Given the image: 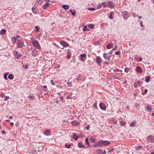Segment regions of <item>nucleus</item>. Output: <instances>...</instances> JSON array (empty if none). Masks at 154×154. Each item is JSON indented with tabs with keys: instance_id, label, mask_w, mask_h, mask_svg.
I'll list each match as a JSON object with an SVG mask.
<instances>
[{
	"instance_id": "0eeeda50",
	"label": "nucleus",
	"mask_w": 154,
	"mask_h": 154,
	"mask_svg": "<svg viewBox=\"0 0 154 154\" xmlns=\"http://www.w3.org/2000/svg\"><path fill=\"white\" fill-rule=\"evenodd\" d=\"M142 84V82L138 80L134 85V86L135 88H137L138 87L141 86Z\"/></svg>"
},
{
	"instance_id": "2f4dec72",
	"label": "nucleus",
	"mask_w": 154,
	"mask_h": 154,
	"mask_svg": "<svg viewBox=\"0 0 154 154\" xmlns=\"http://www.w3.org/2000/svg\"><path fill=\"white\" fill-rule=\"evenodd\" d=\"M142 148V146H138L136 147L135 149L136 150H138L141 149Z\"/></svg>"
},
{
	"instance_id": "6e6552de",
	"label": "nucleus",
	"mask_w": 154,
	"mask_h": 154,
	"mask_svg": "<svg viewBox=\"0 0 154 154\" xmlns=\"http://www.w3.org/2000/svg\"><path fill=\"white\" fill-rule=\"evenodd\" d=\"M96 62L97 63L98 65L100 66L101 64L102 61L101 58L99 56L97 57L96 59Z\"/></svg>"
},
{
	"instance_id": "a18cd8bd",
	"label": "nucleus",
	"mask_w": 154,
	"mask_h": 154,
	"mask_svg": "<svg viewBox=\"0 0 154 154\" xmlns=\"http://www.w3.org/2000/svg\"><path fill=\"white\" fill-rule=\"evenodd\" d=\"M88 9L90 11H94L95 10V9L94 8H88Z\"/></svg>"
},
{
	"instance_id": "58836bf2",
	"label": "nucleus",
	"mask_w": 154,
	"mask_h": 154,
	"mask_svg": "<svg viewBox=\"0 0 154 154\" xmlns=\"http://www.w3.org/2000/svg\"><path fill=\"white\" fill-rule=\"evenodd\" d=\"M36 2L40 5L42 4L43 3V2L41 0H36Z\"/></svg>"
},
{
	"instance_id": "13d9d810",
	"label": "nucleus",
	"mask_w": 154,
	"mask_h": 154,
	"mask_svg": "<svg viewBox=\"0 0 154 154\" xmlns=\"http://www.w3.org/2000/svg\"><path fill=\"white\" fill-rule=\"evenodd\" d=\"M9 98V97L8 96H6L4 99L5 100H7Z\"/></svg>"
},
{
	"instance_id": "6e6d98bb",
	"label": "nucleus",
	"mask_w": 154,
	"mask_h": 154,
	"mask_svg": "<svg viewBox=\"0 0 154 154\" xmlns=\"http://www.w3.org/2000/svg\"><path fill=\"white\" fill-rule=\"evenodd\" d=\"M97 103H94L93 104L94 107L96 108H97Z\"/></svg>"
},
{
	"instance_id": "20e7f679",
	"label": "nucleus",
	"mask_w": 154,
	"mask_h": 154,
	"mask_svg": "<svg viewBox=\"0 0 154 154\" xmlns=\"http://www.w3.org/2000/svg\"><path fill=\"white\" fill-rule=\"evenodd\" d=\"M154 140L153 137L152 135H149L146 138V141L147 143H152Z\"/></svg>"
},
{
	"instance_id": "1a4fd4ad",
	"label": "nucleus",
	"mask_w": 154,
	"mask_h": 154,
	"mask_svg": "<svg viewBox=\"0 0 154 154\" xmlns=\"http://www.w3.org/2000/svg\"><path fill=\"white\" fill-rule=\"evenodd\" d=\"M14 55L15 56V58L18 59L22 56V55L21 54L19 53L17 51H15L14 53Z\"/></svg>"
},
{
	"instance_id": "6ab92c4d",
	"label": "nucleus",
	"mask_w": 154,
	"mask_h": 154,
	"mask_svg": "<svg viewBox=\"0 0 154 154\" xmlns=\"http://www.w3.org/2000/svg\"><path fill=\"white\" fill-rule=\"evenodd\" d=\"M62 7L65 10H68L69 8V6L67 5H63Z\"/></svg>"
},
{
	"instance_id": "de8ad7c7",
	"label": "nucleus",
	"mask_w": 154,
	"mask_h": 154,
	"mask_svg": "<svg viewBox=\"0 0 154 154\" xmlns=\"http://www.w3.org/2000/svg\"><path fill=\"white\" fill-rule=\"evenodd\" d=\"M102 4V5L105 8L106 6V5L105 2H104L103 3H101Z\"/></svg>"
},
{
	"instance_id": "5701e85b",
	"label": "nucleus",
	"mask_w": 154,
	"mask_h": 154,
	"mask_svg": "<svg viewBox=\"0 0 154 154\" xmlns=\"http://www.w3.org/2000/svg\"><path fill=\"white\" fill-rule=\"evenodd\" d=\"M65 146L66 148H70L71 146V144L69 143H66L65 145Z\"/></svg>"
},
{
	"instance_id": "ddd939ff",
	"label": "nucleus",
	"mask_w": 154,
	"mask_h": 154,
	"mask_svg": "<svg viewBox=\"0 0 154 154\" xmlns=\"http://www.w3.org/2000/svg\"><path fill=\"white\" fill-rule=\"evenodd\" d=\"M71 124L74 126H78L79 124V122L77 121H73L71 122Z\"/></svg>"
},
{
	"instance_id": "338daca9",
	"label": "nucleus",
	"mask_w": 154,
	"mask_h": 154,
	"mask_svg": "<svg viewBox=\"0 0 154 154\" xmlns=\"http://www.w3.org/2000/svg\"><path fill=\"white\" fill-rule=\"evenodd\" d=\"M76 79L78 81H79V80H80L81 79L79 77H77L76 78Z\"/></svg>"
},
{
	"instance_id": "9d476101",
	"label": "nucleus",
	"mask_w": 154,
	"mask_h": 154,
	"mask_svg": "<svg viewBox=\"0 0 154 154\" xmlns=\"http://www.w3.org/2000/svg\"><path fill=\"white\" fill-rule=\"evenodd\" d=\"M51 132V131L50 130L47 129V130H45L43 132V134L46 136H48L50 135Z\"/></svg>"
},
{
	"instance_id": "4468645a",
	"label": "nucleus",
	"mask_w": 154,
	"mask_h": 154,
	"mask_svg": "<svg viewBox=\"0 0 154 154\" xmlns=\"http://www.w3.org/2000/svg\"><path fill=\"white\" fill-rule=\"evenodd\" d=\"M136 71L137 72L140 73H142L143 72L140 66H137L136 67Z\"/></svg>"
},
{
	"instance_id": "c756f323",
	"label": "nucleus",
	"mask_w": 154,
	"mask_h": 154,
	"mask_svg": "<svg viewBox=\"0 0 154 154\" xmlns=\"http://www.w3.org/2000/svg\"><path fill=\"white\" fill-rule=\"evenodd\" d=\"M32 9L33 13H35L36 12L37 8L33 7L32 8Z\"/></svg>"
},
{
	"instance_id": "473e14b6",
	"label": "nucleus",
	"mask_w": 154,
	"mask_h": 154,
	"mask_svg": "<svg viewBox=\"0 0 154 154\" xmlns=\"http://www.w3.org/2000/svg\"><path fill=\"white\" fill-rule=\"evenodd\" d=\"M69 11L72 14V15L73 16H75V13H76V12L75 11H73L72 9H70L69 10Z\"/></svg>"
},
{
	"instance_id": "37998d69",
	"label": "nucleus",
	"mask_w": 154,
	"mask_h": 154,
	"mask_svg": "<svg viewBox=\"0 0 154 154\" xmlns=\"http://www.w3.org/2000/svg\"><path fill=\"white\" fill-rule=\"evenodd\" d=\"M67 84L68 86L69 87H71L72 86V83L70 82H67Z\"/></svg>"
},
{
	"instance_id": "cd10ccee",
	"label": "nucleus",
	"mask_w": 154,
	"mask_h": 154,
	"mask_svg": "<svg viewBox=\"0 0 154 154\" xmlns=\"http://www.w3.org/2000/svg\"><path fill=\"white\" fill-rule=\"evenodd\" d=\"M150 77L149 76H146L145 81L147 82H149V81Z\"/></svg>"
},
{
	"instance_id": "f3484780",
	"label": "nucleus",
	"mask_w": 154,
	"mask_h": 154,
	"mask_svg": "<svg viewBox=\"0 0 154 154\" xmlns=\"http://www.w3.org/2000/svg\"><path fill=\"white\" fill-rule=\"evenodd\" d=\"M113 47V44L112 43H109L106 46V47L108 49H110L112 48Z\"/></svg>"
},
{
	"instance_id": "0e129e2a",
	"label": "nucleus",
	"mask_w": 154,
	"mask_h": 154,
	"mask_svg": "<svg viewBox=\"0 0 154 154\" xmlns=\"http://www.w3.org/2000/svg\"><path fill=\"white\" fill-rule=\"evenodd\" d=\"M80 60L82 61H84L85 60L83 58H82V57H80Z\"/></svg>"
},
{
	"instance_id": "69168bd1",
	"label": "nucleus",
	"mask_w": 154,
	"mask_h": 154,
	"mask_svg": "<svg viewBox=\"0 0 154 154\" xmlns=\"http://www.w3.org/2000/svg\"><path fill=\"white\" fill-rule=\"evenodd\" d=\"M70 58V55L69 54H68L67 55V59H69Z\"/></svg>"
},
{
	"instance_id": "864d4df0",
	"label": "nucleus",
	"mask_w": 154,
	"mask_h": 154,
	"mask_svg": "<svg viewBox=\"0 0 154 154\" xmlns=\"http://www.w3.org/2000/svg\"><path fill=\"white\" fill-rule=\"evenodd\" d=\"M120 52L119 51H117L116 52V54L117 55H119L120 54Z\"/></svg>"
},
{
	"instance_id": "aec40b11",
	"label": "nucleus",
	"mask_w": 154,
	"mask_h": 154,
	"mask_svg": "<svg viewBox=\"0 0 154 154\" xmlns=\"http://www.w3.org/2000/svg\"><path fill=\"white\" fill-rule=\"evenodd\" d=\"M90 141L92 143H94L96 141V138L94 137H91L90 139Z\"/></svg>"
},
{
	"instance_id": "4c0bfd02",
	"label": "nucleus",
	"mask_w": 154,
	"mask_h": 154,
	"mask_svg": "<svg viewBox=\"0 0 154 154\" xmlns=\"http://www.w3.org/2000/svg\"><path fill=\"white\" fill-rule=\"evenodd\" d=\"M88 30V29L87 28V26H84V28L83 29V31H87Z\"/></svg>"
},
{
	"instance_id": "e433bc0d",
	"label": "nucleus",
	"mask_w": 154,
	"mask_h": 154,
	"mask_svg": "<svg viewBox=\"0 0 154 154\" xmlns=\"http://www.w3.org/2000/svg\"><path fill=\"white\" fill-rule=\"evenodd\" d=\"M86 55L85 54H82L80 55V57H82V58H83L86 57Z\"/></svg>"
},
{
	"instance_id": "393cba45",
	"label": "nucleus",
	"mask_w": 154,
	"mask_h": 154,
	"mask_svg": "<svg viewBox=\"0 0 154 154\" xmlns=\"http://www.w3.org/2000/svg\"><path fill=\"white\" fill-rule=\"evenodd\" d=\"M89 28L91 29H93L94 27V25L92 24H89L88 26Z\"/></svg>"
},
{
	"instance_id": "4d7b16f0",
	"label": "nucleus",
	"mask_w": 154,
	"mask_h": 154,
	"mask_svg": "<svg viewBox=\"0 0 154 154\" xmlns=\"http://www.w3.org/2000/svg\"><path fill=\"white\" fill-rule=\"evenodd\" d=\"M117 48V45H116L115 46V47H114L113 49H112V50L114 51V50H116Z\"/></svg>"
},
{
	"instance_id": "c85d7f7f",
	"label": "nucleus",
	"mask_w": 154,
	"mask_h": 154,
	"mask_svg": "<svg viewBox=\"0 0 154 154\" xmlns=\"http://www.w3.org/2000/svg\"><path fill=\"white\" fill-rule=\"evenodd\" d=\"M113 13H114V12H111V13H110V16L109 17V18L110 19H112L113 18V17H112V15H113Z\"/></svg>"
},
{
	"instance_id": "e2e57ef3",
	"label": "nucleus",
	"mask_w": 154,
	"mask_h": 154,
	"mask_svg": "<svg viewBox=\"0 0 154 154\" xmlns=\"http://www.w3.org/2000/svg\"><path fill=\"white\" fill-rule=\"evenodd\" d=\"M5 132V130H4V131H2V134H6V133Z\"/></svg>"
},
{
	"instance_id": "ea45409f",
	"label": "nucleus",
	"mask_w": 154,
	"mask_h": 154,
	"mask_svg": "<svg viewBox=\"0 0 154 154\" xmlns=\"http://www.w3.org/2000/svg\"><path fill=\"white\" fill-rule=\"evenodd\" d=\"M73 138L75 140H76L78 139V136H76L75 134H74L73 135Z\"/></svg>"
},
{
	"instance_id": "c9c22d12",
	"label": "nucleus",
	"mask_w": 154,
	"mask_h": 154,
	"mask_svg": "<svg viewBox=\"0 0 154 154\" xmlns=\"http://www.w3.org/2000/svg\"><path fill=\"white\" fill-rule=\"evenodd\" d=\"M102 6V4L101 3H99L97 6V8L98 9H100L101 8Z\"/></svg>"
},
{
	"instance_id": "79ce46f5",
	"label": "nucleus",
	"mask_w": 154,
	"mask_h": 154,
	"mask_svg": "<svg viewBox=\"0 0 154 154\" xmlns=\"http://www.w3.org/2000/svg\"><path fill=\"white\" fill-rule=\"evenodd\" d=\"M18 38H17L16 36H14L12 38V39L15 41H17Z\"/></svg>"
},
{
	"instance_id": "5fc2aeb1",
	"label": "nucleus",
	"mask_w": 154,
	"mask_h": 154,
	"mask_svg": "<svg viewBox=\"0 0 154 154\" xmlns=\"http://www.w3.org/2000/svg\"><path fill=\"white\" fill-rule=\"evenodd\" d=\"M35 28H36V32H38V31L39 28L37 26H36L35 27Z\"/></svg>"
},
{
	"instance_id": "bb28decb",
	"label": "nucleus",
	"mask_w": 154,
	"mask_h": 154,
	"mask_svg": "<svg viewBox=\"0 0 154 154\" xmlns=\"http://www.w3.org/2000/svg\"><path fill=\"white\" fill-rule=\"evenodd\" d=\"M8 78L10 79H14V76L11 74L8 75Z\"/></svg>"
},
{
	"instance_id": "09e8293b",
	"label": "nucleus",
	"mask_w": 154,
	"mask_h": 154,
	"mask_svg": "<svg viewBox=\"0 0 154 154\" xmlns=\"http://www.w3.org/2000/svg\"><path fill=\"white\" fill-rule=\"evenodd\" d=\"M51 83L52 85H55L54 82L53 80H51Z\"/></svg>"
},
{
	"instance_id": "4be33fe9",
	"label": "nucleus",
	"mask_w": 154,
	"mask_h": 154,
	"mask_svg": "<svg viewBox=\"0 0 154 154\" xmlns=\"http://www.w3.org/2000/svg\"><path fill=\"white\" fill-rule=\"evenodd\" d=\"M107 54L106 53H104L103 54V56L104 57V58L105 59H109V58L111 57V56H106V55Z\"/></svg>"
},
{
	"instance_id": "a211bd4d",
	"label": "nucleus",
	"mask_w": 154,
	"mask_h": 154,
	"mask_svg": "<svg viewBox=\"0 0 154 154\" xmlns=\"http://www.w3.org/2000/svg\"><path fill=\"white\" fill-rule=\"evenodd\" d=\"M6 31L5 29H2L0 31V34L1 35H3L5 34L6 33Z\"/></svg>"
},
{
	"instance_id": "72a5a7b5",
	"label": "nucleus",
	"mask_w": 154,
	"mask_h": 154,
	"mask_svg": "<svg viewBox=\"0 0 154 154\" xmlns=\"http://www.w3.org/2000/svg\"><path fill=\"white\" fill-rule=\"evenodd\" d=\"M130 69V68L127 67L125 68V72L127 73L129 71Z\"/></svg>"
},
{
	"instance_id": "c03bdc74",
	"label": "nucleus",
	"mask_w": 154,
	"mask_h": 154,
	"mask_svg": "<svg viewBox=\"0 0 154 154\" xmlns=\"http://www.w3.org/2000/svg\"><path fill=\"white\" fill-rule=\"evenodd\" d=\"M58 94H59V96H60V99L61 100H63V97H64V96H61V95H60V94L59 93H58Z\"/></svg>"
},
{
	"instance_id": "a19ab883",
	"label": "nucleus",
	"mask_w": 154,
	"mask_h": 154,
	"mask_svg": "<svg viewBox=\"0 0 154 154\" xmlns=\"http://www.w3.org/2000/svg\"><path fill=\"white\" fill-rule=\"evenodd\" d=\"M120 124L122 126L125 125V123L122 120L120 121Z\"/></svg>"
},
{
	"instance_id": "412c9836",
	"label": "nucleus",
	"mask_w": 154,
	"mask_h": 154,
	"mask_svg": "<svg viewBox=\"0 0 154 154\" xmlns=\"http://www.w3.org/2000/svg\"><path fill=\"white\" fill-rule=\"evenodd\" d=\"M78 146L80 148L81 147H83L84 148L85 147V145H83L82 143L81 142H80L78 144Z\"/></svg>"
},
{
	"instance_id": "9b49d317",
	"label": "nucleus",
	"mask_w": 154,
	"mask_h": 154,
	"mask_svg": "<svg viewBox=\"0 0 154 154\" xmlns=\"http://www.w3.org/2000/svg\"><path fill=\"white\" fill-rule=\"evenodd\" d=\"M99 106L100 108L103 110H105L106 109V106L104 104L102 103H101L99 104Z\"/></svg>"
},
{
	"instance_id": "f257e3e1",
	"label": "nucleus",
	"mask_w": 154,
	"mask_h": 154,
	"mask_svg": "<svg viewBox=\"0 0 154 154\" xmlns=\"http://www.w3.org/2000/svg\"><path fill=\"white\" fill-rule=\"evenodd\" d=\"M111 143L107 140H100L97 142L94 146L97 147H100L102 146H106L110 144Z\"/></svg>"
},
{
	"instance_id": "7ed1b4c3",
	"label": "nucleus",
	"mask_w": 154,
	"mask_h": 154,
	"mask_svg": "<svg viewBox=\"0 0 154 154\" xmlns=\"http://www.w3.org/2000/svg\"><path fill=\"white\" fill-rule=\"evenodd\" d=\"M32 43L34 47L38 49H40L41 48V47L37 40L34 39L32 41Z\"/></svg>"
},
{
	"instance_id": "bf43d9fd",
	"label": "nucleus",
	"mask_w": 154,
	"mask_h": 154,
	"mask_svg": "<svg viewBox=\"0 0 154 154\" xmlns=\"http://www.w3.org/2000/svg\"><path fill=\"white\" fill-rule=\"evenodd\" d=\"M143 60V58L141 57H140L139 58V60L140 62H141Z\"/></svg>"
},
{
	"instance_id": "680f3d73",
	"label": "nucleus",
	"mask_w": 154,
	"mask_h": 154,
	"mask_svg": "<svg viewBox=\"0 0 154 154\" xmlns=\"http://www.w3.org/2000/svg\"><path fill=\"white\" fill-rule=\"evenodd\" d=\"M12 43L14 44H15L16 43V41H15L12 39Z\"/></svg>"
},
{
	"instance_id": "3c124183",
	"label": "nucleus",
	"mask_w": 154,
	"mask_h": 154,
	"mask_svg": "<svg viewBox=\"0 0 154 154\" xmlns=\"http://www.w3.org/2000/svg\"><path fill=\"white\" fill-rule=\"evenodd\" d=\"M140 25L142 27H143V21H140Z\"/></svg>"
},
{
	"instance_id": "052dcab7",
	"label": "nucleus",
	"mask_w": 154,
	"mask_h": 154,
	"mask_svg": "<svg viewBox=\"0 0 154 154\" xmlns=\"http://www.w3.org/2000/svg\"><path fill=\"white\" fill-rule=\"evenodd\" d=\"M137 17L139 18V19L138 20V21L139 22H140V19L142 18V17L141 16L139 17L138 16H137Z\"/></svg>"
},
{
	"instance_id": "f704fd0d",
	"label": "nucleus",
	"mask_w": 154,
	"mask_h": 154,
	"mask_svg": "<svg viewBox=\"0 0 154 154\" xmlns=\"http://www.w3.org/2000/svg\"><path fill=\"white\" fill-rule=\"evenodd\" d=\"M34 96H33L32 95H29L28 97H27L28 98H29L30 99L33 100L34 99Z\"/></svg>"
},
{
	"instance_id": "8fccbe9b",
	"label": "nucleus",
	"mask_w": 154,
	"mask_h": 154,
	"mask_svg": "<svg viewBox=\"0 0 154 154\" xmlns=\"http://www.w3.org/2000/svg\"><path fill=\"white\" fill-rule=\"evenodd\" d=\"M114 150V148L111 149H110L109 151V152H113V150Z\"/></svg>"
},
{
	"instance_id": "49530a36",
	"label": "nucleus",
	"mask_w": 154,
	"mask_h": 154,
	"mask_svg": "<svg viewBox=\"0 0 154 154\" xmlns=\"http://www.w3.org/2000/svg\"><path fill=\"white\" fill-rule=\"evenodd\" d=\"M7 75H8V73L5 74H4V78L5 79H7Z\"/></svg>"
},
{
	"instance_id": "423d86ee",
	"label": "nucleus",
	"mask_w": 154,
	"mask_h": 154,
	"mask_svg": "<svg viewBox=\"0 0 154 154\" xmlns=\"http://www.w3.org/2000/svg\"><path fill=\"white\" fill-rule=\"evenodd\" d=\"M60 44L63 47H67L69 46V44L66 41L61 40L60 42Z\"/></svg>"
},
{
	"instance_id": "b1692460",
	"label": "nucleus",
	"mask_w": 154,
	"mask_h": 154,
	"mask_svg": "<svg viewBox=\"0 0 154 154\" xmlns=\"http://www.w3.org/2000/svg\"><path fill=\"white\" fill-rule=\"evenodd\" d=\"M85 142L88 146H89V147L90 146L89 145V143L88 142V138H87L85 139Z\"/></svg>"
},
{
	"instance_id": "7c9ffc66",
	"label": "nucleus",
	"mask_w": 154,
	"mask_h": 154,
	"mask_svg": "<svg viewBox=\"0 0 154 154\" xmlns=\"http://www.w3.org/2000/svg\"><path fill=\"white\" fill-rule=\"evenodd\" d=\"M146 110L148 111H151L152 109L151 107L149 106L146 108Z\"/></svg>"
},
{
	"instance_id": "39448f33",
	"label": "nucleus",
	"mask_w": 154,
	"mask_h": 154,
	"mask_svg": "<svg viewBox=\"0 0 154 154\" xmlns=\"http://www.w3.org/2000/svg\"><path fill=\"white\" fill-rule=\"evenodd\" d=\"M122 16L123 18L126 20L129 17V15L127 11H125L122 13Z\"/></svg>"
},
{
	"instance_id": "f8f14e48",
	"label": "nucleus",
	"mask_w": 154,
	"mask_h": 154,
	"mask_svg": "<svg viewBox=\"0 0 154 154\" xmlns=\"http://www.w3.org/2000/svg\"><path fill=\"white\" fill-rule=\"evenodd\" d=\"M108 5L109 8H113L114 6V4L112 2L108 1Z\"/></svg>"
},
{
	"instance_id": "a878e982",
	"label": "nucleus",
	"mask_w": 154,
	"mask_h": 154,
	"mask_svg": "<svg viewBox=\"0 0 154 154\" xmlns=\"http://www.w3.org/2000/svg\"><path fill=\"white\" fill-rule=\"evenodd\" d=\"M136 122L135 121H134L133 122H131L130 124V125L131 127H134L135 126L136 124Z\"/></svg>"
},
{
	"instance_id": "f03ea898",
	"label": "nucleus",
	"mask_w": 154,
	"mask_h": 154,
	"mask_svg": "<svg viewBox=\"0 0 154 154\" xmlns=\"http://www.w3.org/2000/svg\"><path fill=\"white\" fill-rule=\"evenodd\" d=\"M17 47L19 48H22L25 46L24 42L21 40H18L17 41Z\"/></svg>"
},
{
	"instance_id": "774afa93",
	"label": "nucleus",
	"mask_w": 154,
	"mask_h": 154,
	"mask_svg": "<svg viewBox=\"0 0 154 154\" xmlns=\"http://www.w3.org/2000/svg\"><path fill=\"white\" fill-rule=\"evenodd\" d=\"M106 151L105 150H104V152L102 153V154H106Z\"/></svg>"
},
{
	"instance_id": "603ef678",
	"label": "nucleus",
	"mask_w": 154,
	"mask_h": 154,
	"mask_svg": "<svg viewBox=\"0 0 154 154\" xmlns=\"http://www.w3.org/2000/svg\"><path fill=\"white\" fill-rule=\"evenodd\" d=\"M90 128V126L89 125H88L85 128L86 130H88Z\"/></svg>"
},
{
	"instance_id": "2eb2a0df",
	"label": "nucleus",
	"mask_w": 154,
	"mask_h": 154,
	"mask_svg": "<svg viewBox=\"0 0 154 154\" xmlns=\"http://www.w3.org/2000/svg\"><path fill=\"white\" fill-rule=\"evenodd\" d=\"M67 94H68V96H67L66 97V99H69L70 98V97L72 96V93H71V92H70L69 93L65 92L63 94L64 96H65Z\"/></svg>"
},
{
	"instance_id": "dca6fc26",
	"label": "nucleus",
	"mask_w": 154,
	"mask_h": 154,
	"mask_svg": "<svg viewBox=\"0 0 154 154\" xmlns=\"http://www.w3.org/2000/svg\"><path fill=\"white\" fill-rule=\"evenodd\" d=\"M49 4L48 3L46 2L44 4L42 5V8L44 9H45L47 7H49Z\"/></svg>"
}]
</instances>
